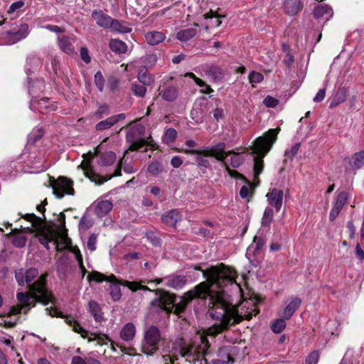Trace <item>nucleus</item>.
Here are the masks:
<instances>
[{
	"label": "nucleus",
	"mask_w": 364,
	"mask_h": 364,
	"mask_svg": "<svg viewBox=\"0 0 364 364\" xmlns=\"http://www.w3.org/2000/svg\"><path fill=\"white\" fill-rule=\"evenodd\" d=\"M109 28H111L112 31L120 33H127L132 31L130 28L124 25L122 23L116 19H112V23L110 24Z\"/></svg>",
	"instance_id": "nucleus-39"
},
{
	"label": "nucleus",
	"mask_w": 364,
	"mask_h": 364,
	"mask_svg": "<svg viewBox=\"0 0 364 364\" xmlns=\"http://www.w3.org/2000/svg\"><path fill=\"white\" fill-rule=\"evenodd\" d=\"M89 309L95 321L100 322L103 319L100 307L97 303L94 301H90Z\"/></svg>",
	"instance_id": "nucleus-37"
},
{
	"label": "nucleus",
	"mask_w": 364,
	"mask_h": 364,
	"mask_svg": "<svg viewBox=\"0 0 364 364\" xmlns=\"http://www.w3.org/2000/svg\"><path fill=\"white\" fill-rule=\"evenodd\" d=\"M109 114V107L107 105H101L95 113V117L99 119Z\"/></svg>",
	"instance_id": "nucleus-50"
},
{
	"label": "nucleus",
	"mask_w": 364,
	"mask_h": 364,
	"mask_svg": "<svg viewBox=\"0 0 364 364\" xmlns=\"http://www.w3.org/2000/svg\"><path fill=\"white\" fill-rule=\"evenodd\" d=\"M165 35L159 31H151L148 32L145 35V38L146 42L149 45H156L161 42H162L165 39Z\"/></svg>",
	"instance_id": "nucleus-28"
},
{
	"label": "nucleus",
	"mask_w": 364,
	"mask_h": 364,
	"mask_svg": "<svg viewBox=\"0 0 364 364\" xmlns=\"http://www.w3.org/2000/svg\"><path fill=\"white\" fill-rule=\"evenodd\" d=\"M138 80L144 85H149L151 82V77L148 75L146 68H141L138 73Z\"/></svg>",
	"instance_id": "nucleus-43"
},
{
	"label": "nucleus",
	"mask_w": 364,
	"mask_h": 364,
	"mask_svg": "<svg viewBox=\"0 0 364 364\" xmlns=\"http://www.w3.org/2000/svg\"><path fill=\"white\" fill-rule=\"evenodd\" d=\"M208 75L213 79V80H217L220 77L221 72L220 70L216 67H212L208 71Z\"/></svg>",
	"instance_id": "nucleus-57"
},
{
	"label": "nucleus",
	"mask_w": 364,
	"mask_h": 364,
	"mask_svg": "<svg viewBox=\"0 0 364 364\" xmlns=\"http://www.w3.org/2000/svg\"><path fill=\"white\" fill-rule=\"evenodd\" d=\"M116 161V155L112 151L105 153L101 158V164L104 166H110Z\"/></svg>",
	"instance_id": "nucleus-44"
},
{
	"label": "nucleus",
	"mask_w": 364,
	"mask_h": 364,
	"mask_svg": "<svg viewBox=\"0 0 364 364\" xmlns=\"http://www.w3.org/2000/svg\"><path fill=\"white\" fill-rule=\"evenodd\" d=\"M209 282L206 281L200 283L194 289L187 291L181 297H176L175 295L157 290L159 295L158 305L160 308L166 311H171L174 309V313H181L187 305L194 299H205L208 296Z\"/></svg>",
	"instance_id": "nucleus-4"
},
{
	"label": "nucleus",
	"mask_w": 364,
	"mask_h": 364,
	"mask_svg": "<svg viewBox=\"0 0 364 364\" xmlns=\"http://www.w3.org/2000/svg\"><path fill=\"white\" fill-rule=\"evenodd\" d=\"M157 62V56L156 55L151 53L148 54L144 57V63L146 67H152Z\"/></svg>",
	"instance_id": "nucleus-53"
},
{
	"label": "nucleus",
	"mask_w": 364,
	"mask_h": 364,
	"mask_svg": "<svg viewBox=\"0 0 364 364\" xmlns=\"http://www.w3.org/2000/svg\"><path fill=\"white\" fill-rule=\"evenodd\" d=\"M136 334L135 326L132 323H127L120 331V338L127 342L134 339Z\"/></svg>",
	"instance_id": "nucleus-26"
},
{
	"label": "nucleus",
	"mask_w": 364,
	"mask_h": 364,
	"mask_svg": "<svg viewBox=\"0 0 364 364\" xmlns=\"http://www.w3.org/2000/svg\"><path fill=\"white\" fill-rule=\"evenodd\" d=\"M23 5H24V2L23 1H16L13 4H11V5L10 6V7L8 10V13L13 14L16 10L22 8L23 6Z\"/></svg>",
	"instance_id": "nucleus-60"
},
{
	"label": "nucleus",
	"mask_w": 364,
	"mask_h": 364,
	"mask_svg": "<svg viewBox=\"0 0 364 364\" xmlns=\"http://www.w3.org/2000/svg\"><path fill=\"white\" fill-rule=\"evenodd\" d=\"M31 107L38 109L40 112L44 113L55 110L57 106L52 102H50L48 98H42L37 102L36 105L32 102Z\"/></svg>",
	"instance_id": "nucleus-20"
},
{
	"label": "nucleus",
	"mask_w": 364,
	"mask_h": 364,
	"mask_svg": "<svg viewBox=\"0 0 364 364\" xmlns=\"http://www.w3.org/2000/svg\"><path fill=\"white\" fill-rule=\"evenodd\" d=\"M92 17L99 26L105 28H109L112 21V18L109 15L99 9H95L92 11Z\"/></svg>",
	"instance_id": "nucleus-19"
},
{
	"label": "nucleus",
	"mask_w": 364,
	"mask_h": 364,
	"mask_svg": "<svg viewBox=\"0 0 364 364\" xmlns=\"http://www.w3.org/2000/svg\"><path fill=\"white\" fill-rule=\"evenodd\" d=\"M348 194L346 191H342L338 192L329 213V220L331 221L335 220L339 215L344 205L348 201Z\"/></svg>",
	"instance_id": "nucleus-13"
},
{
	"label": "nucleus",
	"mask_w": 364,
	"mask_h": 364,
	"mask_svg": "<svg viewBox=\"0 0 364 364\" xmlns=\"http://www.w3.org/2000/svg\"><path fill=\"white\" fill-rule=\"evenodd\" d=\"M325 95V89L319 90L318 92L316 93V96L314 97V101L316 102H321L324 99Z\"/></svg>",
	"instance_id": "nucleus-64"
},
{
	"label": "nucleus",
	"mask_w": 364,
	"mask_h": 364,
	"mask_svg": "<svg viewBox=\"0 0 364 364\" xmlns=\"http://www.w3.org/2000/svg\"><path fill=\"white\" fill-rule=\"evenodd\" d=\"M301 300L299 297L293 298L284 309V317L285 319H290L294 312L300 307Z\"/></svg>",
	"instance_id": "nucleus-24"
},
{
	"label": "nucleus",
	"mask_w": 364,
	"mask_h": 364,
	"mask_svg": "<svg viewBox=\"0 0 364 364\" xmlns=\"http://www.w3.org/2000/svg\"><path fill=\"white\" fill-rule=\"evenodd\" d=\"M87 279L89 282H102L103 281H108L113 283L110 286V295L114 301H118L122 296L120 287L115 283L116 277L111 274L109 277H106L104 274L98 272H92L87 275Z\"/></svg>",
	"instance_id": "nucleus-9"
},
{
	"label": "nucleus",
	"mask_w": 364,
	"mask_h": 364,
	"mask_svg": "<svg viewBox=\"0 0 364 364\" xmlns=\"http://www.w3.org/2000/svg\"><path fill=\"white\" fill-rule=\"evenodd\" d=\"M71 364H101V363L92 357L85 356L82 358L75 355L73 357Z\"/></svg>",
	"instance_id": "nucleus-38"
},
{
	"label": "nucleus",
	"mask_w": 364,
	"mask_h": 364,
	"mask_svg": "<svg viewBox=\"0 0 364 364\" xmlns=\"http://www.w3.org/2000/svg\"><path fill=\"white\" fill-rule=\"evenodd\" d=\"M283 197L282 190L276 188H270L266 194L268 206L274 207L276 212H279L282 206Z\"/></svg>",
	"instance_id": "nucleus-14"
},
{
	"label": "nucleus",
	"mask_w": 364,
	"mask_h": 364,
	"mask_svg": "<svg viewBox=\"0 0 364 364\" xmlns=\"http://www.w3.org/2000/svg\"><path fill=\"white\" fill-rule=\"evenodd\" d=\"M279 128L271 129L263 136L257 137L252 146V153L254 156V172L255 178L262 173L263 169V157L268 153L273 144L276 141Z\"/></svg>",
	"instance_id": "nucleus-6"
},
{
	"label": "nucleus",
	"mask_w": 364,
	"mask_h": 364,
	"mask_svg": "<svg viewBox=\"0 0 364 364\" xmlns=\"http://www.w3.org/2000/svg\"><path fill=\"white\" fill-rule=\"evenodd\" d=\"M160 95L166 101H173L178 96V90L173 86H168L160 91Z\"/></svg>",
	"instance_id": "nucleus-29"
},
{
	"label": "nucleus",
	"mask_w": 364,
	"mask_h": 364,
	"mask_svg": "<svg viewBox=\"0 0 364 364\" xmlns=\"http://www.w3.org/2000/svg\"><path fill=\"white\" fill-rule=\"evenodd\" d=\"M124 286L128 287L131 290L135 291L137 289H142V290H150L149 287L146 286H142L141 284L136 282H129L126 281L123 284Z\"/></svg>",
	"instance_id": "nucleus-47"
},
{
	"label": "nucleus",
	"mask_w": 364,
	"mask_h": 364,
	"mask_svg": "<svg viewBox=\"0 0 364 364\" xmlns=\"http://www.w3.org/2000/svg\"><path fill=\"white\" fill-rule=\"evenodd\" d=\"M225 145L224 143H220L216 146L210 148H207L203 151H199L196 150H185L186 154H203L205 156H213L217 160L222 161L225 165H227L226 159L228 156H230V165L233 168H237L240 166L244 161L243 156L236 152L231 151H225Z\"/></svg>",
	"instance_id": "nucleus-7"
},
{
	"label": "nucleus",
	"mask_w": 364,
	"mask_h": 364,
	"mask_svg": "<svg viewBox=\"0 0 364 364\" xmlns=\"http://www.w3.org/2000/svg\"><path fill=\"white\" fill-rule=\"evenodd\" d=\"M53 191L58 198H62L65 195H73V182L65 177H59L53 184Z\"/></svg>",
	"instance_id": "nucleus-10"
},
{
	"label": "nucleus",
	"mask_w": 364,
	"mask_h": 364,
	"mask_svg": "<svg viewBox=\"0 0 364 364\" xmlns=\"http://www.w3.org/2000/svg\"><path fill=\"white\" fill-rule=\"evenodd\" d=\"M186 282V279L183 276H174L166 279V284L168 287L173 289L182 288Z\"/></svg>",
	"instance_id": "nucleus-30"
},
{
	"label": "nucleus",
	"mask_w": 364,
	"mask_h": 364,
	"mask_svg": "<svg viewBox=\"0 0 364 364\" xmlns=\"http://www.w3.org/2000/svg\"><path fill=\"white\" fill-rule=\"evenodd\" d=\"M109 48L112 51L118 53H124L127 50L126 43L118 39H112L109 42Z\"/></svg>",
	"instance_id": "nucleus-33"
},
{
	"label": "nucleus",
	"mask_w": 364,
	"mask_h": 364,
	"mask_svg": "<svg viewBox=\"0 0 364 364\" xmlns=\"http://www.w3.org/2000/svg\"><path fill=\"white\" fill-rule=\"evenodd\" d=\"M90 156H92V154L89 153L87 154L83 155V160L82 161L80 166H78V168H81L83 171L84 175L90 178L92 181L95 182L96 184H102L105 180L102 178L101 176L95 174L91 166H90Z\"/></svg>",
	"instance_id": "nucleus-12"
},
{
	"label": "nucleus",
	"mask_w": 364,
	"mask_h": 364,
	"mask_svg": "<svg viewBox=\"0 0 364 364\" xmlns=\"http://www.w3.org/2000/svg\"><path fill=\"white\" fill-rule=\"evenodd\" d=\"M89 341H97L98 345L107 344L108 342H111L112 348L114 350V346L119 347L122 351H124V348L122 346H119L117 343H113L109 338V337L105 334L92 333L88 337Z\"/></svg>",
	"instance_id": "nucleus-23"
},
{
	"label": "nucleus",
	"mask_w": 364,
	"mask_h": 364,
	"mask_svg": "<svg viewBox=\"0 0 364 364\" xmlns=\"http://www.w3.org/2000/svg\"><path fill=\"white\" fill-rule=\"evenodd\" d=\"M38 274V272L35 268L29 269H20L16 272L15 276L19 285L23 286L31 282Z\"/></svg>",
	"instance_id": "nucleus-15"
},
{
	"label": "nucleus",
	"mask_w": 364,
	"mask_h": 364,
	"mask_svg": "<svg viewBox=\"0 0 364 364\" xmlns=\"http://www.w3.org/2000/svg\"><path fill=\"white\" fill-rule=\"evenodd\" d=\"M314 16L317 19L328 21L333 16V10L326 4L316 6L314 11Z\"/></svg>",
	"instance_id": "nucleus-21"
},
{
	"label": "nucleus",
	"mask_w": 364,
	"mask_h": 364,
	"mask_svg": "<svg viewBox=\"0 0 364 364\" xmlns=\"http://www.w3.org/2000/svg\"><path fill=\"white\" fill-rule=\"evenodd\" d=\"M112 203L109 200H102L96 204L95 212L98 216L102 217L112 209Z\"/></svg>",
	"instance_id": "nucleus-27"
},
{
	"label": "nucleus",
	"mask_w": 364,
	"mask_h": 364,
	"mask_svg": "<svg viewBox=\"0 0 364 364\" xmlns=\"http://www.w3.org/2000/svg\"><path fill=\"white\" fill-rule=\"evenodd\" d=\"M181 219V214L176 210H171L161 217V220L165 224L173 227H175Z\"/></svg>",
	"instance_id": "nucleus-22"
},
{
	"label": "nucleus",
	"mask_w": 364,
	"mask_h": 364,
	"mask_svg": "<svg viewBox=\"0 0 364 364\" xmlns=\"http://www.w3.org/2000/svg\"><path fill=\"white\" fill-rule=\"evenodd\" d=\"M176 136V130L173 128H169L165 132L162 138V141L164 143L169 144L175 141Z\"/></svg>",
	"instance_id": "nucleus-42"
},
{
	"label": "nucleus",
	"mask_w": 364,
	"mask_h": 364,
	"mask_svg": "<svg viewBox=\"0 0 364 364\" xmlns=\"http://www.w3.org/2000/svg\"><path fill=\"white\" fill-rule=\"evenodd\" d=\"M58 45L60 49L68 54H72L74 52V47L68 37H58Z\"/></svg>",
	"instance_id": "nucleus-32"
},
{
	"label": "nucleus",
	"mask_w": 364,
	"mask_h": 364,
	"mask_svg": "<svg viewBox=\"0 0 364 364\" xmlns=\"http://www.w3.org/2000/svg\"><path fill=\"white\" fill-rule=\"evenodd\" d=\"M126 117L125 114H118L116 115L111 116L105 120L100 121L95 125V129L97 131H104L110 129L115 125L118 122L124 119Z\"/></svg>",
	"instance_id": "nucleus-16"
},
{
	"label": "nucleus",
	"mask_w": 364,
	"mask_h": 364,
	"mask_svg": "<svg viewBox=\"0 0 364 364\" xmlns=\"http://www.w3.org/2000/svg\"><path fill=\"white\" fill-rule=\"evenodd\" d=\"M95 82L98 89L102 91L104 86V78L101 72H97L95 75Z\"/></svg>",
	"instance_id": "nucleus-58"
},
{
	"label": "nucleus",
	"mask_w": 364,
	"mask_h": 364,
	"mask_svg": "<svg viewBox=\"0 0 364 364\" xmlns=\"http://www.w3.org/2000/svg\"><path fill=\"white\" fill-rule=\"evenodd\" d=\"M299 148H300V144L299 143L295 144L290 149L286 150L285 154H284L285 157L289 159L290 160H292L293 158L298 153Z\"/></svg>",
	"instance_id": "nucleus-49"
},
{
	"label": "nucleus",
	"mask_w": 364,
	"mask_h": 364,
	"mask_svg": "<svg viewBox=\"0 0 364 364\" xmlns=\"http://www.w3.org/2000/svg\"><path fill=\"white\" fill-rule=\"evenodd\" d=\"M347 97V90L346 88L338 89L331 102V107H333L346 101Z\"/></svg>",
	"instance_id": "nucleus-34"
},
{
	"label": "nucleus",
	"mask_w": 364,
	"mask_h": 364,
	"mask_svg": "<svg viewBox=\"0 0 364 364\" xmlns=\"http://www.w3.org/2000/svg\"><path fill=\"white\" fill-rule=\"evenodd\" d=\"M263 245L262 239L255 237L253 242L247 247L246 252V257L251 263H254L255 256L259 254Z\"/></svg>",
	"instance_id": "nucleus-18"
},
{
	"label": "nucleus",
	"mask_w": 364,
	"mask_h": 364,
	"mask_svg": "<svg viewBox=\"0 0 364 364\" xmlns=\"http://www.w3.org/2000/svg\"><path fill=\"white\" fill-rule=\"evenodd\" d=\"M1 343L11 347V348L14 350V347L12 345V340L10 336L0 334V344Z\"/></svg>",
	"instance_id": "nucleus-59"
},
{
	"label": "nucleus",
	"mask_w": 364,
	"mask_h": 364,
	"mask_svg": "<svg viewBox=\"0 0 364 364\" xmlns=\"http://www.w3.org/2000/svg\"><path fill=\"white\" fill-rule=\"evenodd\" d=\"M207 336H210L206 331H200L194 336L189 343L183 338H177L171 343L163 348L159 364H178L181 358L191 364H208L209 355V344ZM233 359L228 355L225 358L213 360L210 364H233Z\"/></svg>",
	"instance_id": "nucleus-2"
},
{
	"label": "nucleus",
	"mask_w": 364,
	"mask_h": 364,
	"mask_svg": "<svg viewBox=\"0 0 364 364\" xmlns=\"http://www.w3.org/2000/svg\"><path fill=\"white\" fill-rule=\"evenodd\" d=\"M274 215V211L273 209L267 206L263 213V216L261 220V225L264 227H269L270 224L273 220V218Z\"/></svg>",
	"instance_id": "nucleus-36"
},
{
	"label": "nucleus",
	"mask_w": 364,
	"mask_h": 364,
	"mask_svg": "<svg viewBox=\"0 0 364 364\" xmlns=\"http://www.w3.org/2000/svg\"><path fill=\"white\" fill-rule=\"evenodd\" d=\"M263 104L267 107H275L279 104V100L272 96H267L263 100Z\"/></svg>",
	"instance_id": "nucleus-54"
},
{
	"label": "nucleus",
	"mask_w": 364,
	"mask_h": 364,
	"mask_svg": "<svg viewBox=\"0 0 364 364\" xmlns=\"http://www.w3.org/2000/svg\"><path fill=\"white\" fill-rule=\"evenodd\" d=\"M23 218L30 221L32 225V230L26 228L24 230L29 232H35L38 237L40 242L48 250L50 248L51 244L57 251H62L69 248L71 245V241L63 233H59L55 230L45 225L43 220L37 217L35 214H26Z\"/></svg>",
	"instance_id": "nucleus-5"
},
{
	"label": "nucleus",
	"mask_w": 364,
	"mask_h": 364,
	"mask_svg": "<svg viewBox=\"0 0 364 364\" xmlns=\"http://www.w3.org/2000/svg\"><path fill=\"white\" fill-rule=\"evenodd\" d=\"M302 8V5L299 0H286L284 4L285 12L290 15L297 14Z\"/></svg>",
	"instance_id": "nucleus-25"
},
{
	"label": "nucleus",
	"mask_w": 364,
	"mask_h": 364,
	"mask_svg": "<svg viewBox=\"0 0 364 364\" xmlns=\"http://www.w3.org/2000/svg\"><path fill=\"white\" fill-rule=\"evenodd\" d=\"M65 322L70 325L73 330L80 333L82 338L87 337V332L72 317H67Z\"/></svg>",
	"instance_id": "nucleus-35"
},
{
	"label": "nucleus",
	"mask_w": 364,
	"mask_h": 364,
	"mask_svg": "<svg viewBox=\"0 0 364 364\" xmlns=\"http://www.w3.org/2000/svg\"><path fill=\"white\" fill-rule=\"evenodd\" d=\"M198 33L196 27L186 28L178 31L176 34L177 39L181 41H187L193 38Z\"/></svg>",
	"instance_id": "nucleus-31"
},
{
	"label": "nucleus",
	"mask_w": 364,
	"mask_h": 364,
	"mask_svg": "<svg viewBox=\"0 0 364 364\" xmlns=\"http://www.w3.org/2000/svg\"><path fill=\"white\" fill-rule=\"evenodd\" d=\"M69 248H70L71 252L74 254L75 259L78 263V265L80 267L84 275L86 270L85 267L83 266L82 257L80 254V250L77 247H72L71 245Z\"/></svg>",
	"instance_id": "nucleus-46"
},
{
	"label": "nucleus",
	"mask_w": 364,
	"mask_h": 364,
	"mask_svg": "<svg viewBox=\"0 0 364 364\" xmlns=\"http://www.w3.org/2000/svg\"><path fill=\"white\" fill-rule=\"evenodd\" d=\"M248 78L250 82L253 84L261 82L263 80L264 77L260 73L252 71L249 74Z\"/></svg>",
	"instance_id": "nucleus-51"
},
{
	"label": "nucleus",
	"mask_w": 364,
	"mask_h": 364,
	"mask_svg": "<svg viewBox=\"0 0 364 364\" xmlns=\"http://www.w3.org/2000/svg\"><path fill=\"white\" fill-rule=\"evenodd\" d=\"M145 86L146 85H141L137 83H132L131 85V90L136 96L143 97L146 93V88Z\"/></svg>",
	"instance_id": "nucleus-45"
},
{
	"label": "nucleus",
	"mask_w": 364,
	"mask_h": 364,
	"mask_svg": "<svg viewBox=\"0 0 364 364\" xmlns=\"http://www.w3.org/2000/svg\"><path fill=\"white\" fill-rule=\"evenodd\" d=\"M145 144H146V142L144 140L136 141L130 146V150H132V151L139 150L142 147H144L145 146Z\"/></svg>",
	"instance_id": "nucleus-63"
},
{
	"label": "nucleus",
	"mask_w": 364,
	"mask_h": 364,
	"mask_svg": "<svg viewBox=\"0 0 364 364\" xmlns=\"http://www.w3.org/2000/svg\"><path fill=\"white\" fill-rule=\"evenodd\" d=\"M29 33L28 25L26 23H22L19 26V29L16 32L8 31L4 33V39L5 44L13 45L17 42L24 39Z\"/></svg>",
	"instance_id": "nucleus-11"
},
{
	"label": "nucleus",
	"mask_w": 364,
	"mask_h": 364,
	"mask_svg": "<svg viewBox=\"0 0 364 364\" xmlns=\"http://www.w3.org/2000/svg\"><path fill=\"white\" fill-rule=\"evenodd\" d=\"M286 320L283 318H278L272 321L271 324V329L275 333H280L286 327Z\"/></svg>",
	"instance_id": "nucleus-40"
},
{
	"label": "nucleus",
	"mask_w": 364,
	"mask_h": 364,
	"mask_svg": "<svg viewBox=\"0 0 364 364\" xmlns=\"http://www.w3.org/2000/svg\"><path fill=\"white\" fill-rule=\"evenodd\" d=\"M80 55L82 59L86 63H89L91 60V58L89 55L88 50L85 48H82L80 49Z\"/></svg>",
	"instance_id": "nucleus-62"
},
{
	"label": "nucleus",
	"mask_w": 364,
	"mask_h": 364,
	"mask_svg": "<svg viewBox=\"0 0 364 364\" xmlns=\"http://www.w3.org/2000/svg\"><path fill=\"white\" fill-rule=\"evenodd\" d=\"M196 269L201 271L203 277L208 278L209 314L211 318L217 321L207 329L208 334L216 335L229 325L239 323L242 319L250 320L253 315L258 314L252 300H244L237 306H232L229 296L222 289L223 286L229 284L240 289L235 280L236 273L234 269L223 264L206 269H202L200 267Z\"/></svg>",
	"instance_id": "nucleus-1"
},
{
	"label": "nucleus",
	"mask_w": 364,
	"mask_h": 364,
	"mask_svg": "<svg viewBox=\"0 0 364 364\" xmlns=\"http://www.w3.org/2000/svg\"><path fill=\"white\" fill-rule=\"evenodd\" d=\"M171 164L173 167L178 168L183 164V159L181 156H175L171 159Z\"/></svg>",
	"instance_id": "nucleus-61"
},
{
	"label": "nucleus",
	"mask_w": 364,
	"mask_h": 364,
	"mask_svg": "<svg viewBox=\"0 0 364 364\" xmlns=\"http://www.w3.org/2000/svg\"><path fill=\"white\" fill-rule=\"evenodd\" d=\"M229 175L235 178L242 180L245 182V185H244L240 191V196L242 198H248L252 192V186L250 181H247L245 178L240 173L236 171L230 170L227 168Z\"/></svg>",
	"instance_id": "nucleus-17"
},
{
	"label": "nucleus",
	"mask_w": 364,
	"mask_h": 364,
	"mask_svg": "<svg viewBox=\"0 0 364 364\" xmlns=\"http://www.w3.org/2000/svg\"><path fill=\"white\" fill-rule=\"evenodd\" d=\"M364 165V151L356 152L353 156L352 166L355 168H360Z\"/></svg>",
	"instance_id": "nucleus-41"
},
{
	"label": "nucleus",
	"mask_w": 364,
	"mask_h": 364,
	"mask_svg": "<svg viewBox=\"0 0 364 364\" xmlns=\"http://www.w3.org/2000/svg\"><path fill=\"white\" fill-rule=\"evenodd\" d=\"M319 358V353L318 351H314L310 353L306 360V364H317Z\"/></svg>",
	"instance_id": "nucleus-55"
},
{
	"label": "nucleus",
	"mask_w": 364,
	"mask_h": 364,
	"mask_svg": "<svg viewBox=\"0 0 364 364\" xmlns=\"http://www.w3.org/2000/svg\"><path fill=\"white\" fill-rule=\"evenodd\" d=\"M17 299L18 306H14L7 316H0V326L6 328H12L17 323V318H12V316H16L21 311L26 314L29 309L33 307L36 302L43 305L50 303V308H46L47 314L52 316H60V313L55 308V298L46 288V276L42 275L33 285L30 286L28 292H18Z\"/></svg>",
	"instance_id": "nucleus-3"
},
{
	"label": "nucleus",
	"mask_w": 364,
	"mask_h": 364,
	"mask_svg": "<svg viewBox=\"0 0 364 364\" xmlns=\"http://www.w3.org/2000/svg\"><path fill=\"white\" fill-rule=\"evenodd\" d=\"M148 171L153 175H156L163 171V166L157 161L152 162L148 167Z\"/></svg>",
	"instance_id": "nucleus-48"
},
{
	"label": "nucleus",
	"mask_w": 364,
	"mask_h": 364,
	"mask_svg": "<svg viewBox=\"0 0 364 364\" xmlns=\"http://www.w3.org/2000/svg\"><path fill=\"white\" fill-rule=\"evenodd\" d=\"M97 236L94 234L90 235L87 240V249L93 252L96 250L97 247Z\"/></svg>",
	"instance_id": "nucleus-56"
},
{
	"label": "nucleus",
	"mask_w": 364,
	"mask_h": 364,
	"mask_svg": "<svg viewBox=\"0 0 364 364\" xmlns=\"http://www.w3.org/2000/svg\"><path fill=\"white\" fill-rule=\"evenodd\" d=\"M27 239L21 234H17L14 236L13 243L15 246L22 247L26 245Z\"/></svg>",
	"instance_id": "nucleus-52"
},
{
	"label": "nucleus",
	"mask_w": 364,
	"mask_h": 364,
	"mask_svg": "<svg viewBox=\"0 0 364 364\" xmlns=\"http://www.w3.org/2000/svg\"><path fill=\"white\" fill-rule=\"evenodd\" d=\"M161 339L159 329L151 326L144 331V341L142 343V351L147 355H153L157 349V345Z\"/></svg>",
	"instance_id": "nucleus-8"
}]
</instances>
